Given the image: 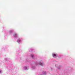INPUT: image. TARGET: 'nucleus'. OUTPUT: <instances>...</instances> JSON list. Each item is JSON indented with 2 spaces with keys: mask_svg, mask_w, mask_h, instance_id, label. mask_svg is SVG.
I'll return each instance as SVG.
<instances>
[{
  "mask_svg": "<svg viewBox=\"0 0 75 75\" xmlns=\"http://www.w3.org/2000/svg\"><path fill=\"white\" fill-rule=\"evenodd\" d=\"M52 55L54 58L55 57H56V54H52Z\"/></svg>",
  "mask_w": 75,
  "mask_h": 75,
  "instance_id": "nucleus-7",
  "label": "nucleus"
},
{
  "mask_svg": "<svg viewBox=\"0 0 75 75\" xmlns=\"http://www.w3.org/2000/svg\"><path fill=\"white\" fill-rule=\"evenodd\" d=\"M38 64L41 66H44V63H42L40 62H36L35 64L32 65V66L31 67L32 69H35V68H36L37 65Z\"/></svg>",
  "mask_w": 75,
  "mask_h": 75,
  "instance_id": "nucleus-1",
  "label": "nucleus"
},
{
  "mask_svg": "<svg viewBox=\"0 0 75 75\" xmlns=\"http://www.w3.org/2000/svg\"><path fill=\"white\" fill-rule=\"evenodd\" d=\"M61 68V66H59V67L57 68V69H59Z\"/></svg>",
  "mask_w": 75,
  "mask_h": 75,
  "instance_id": "nucleus-9",
  "label": "nucleus"
},
{
  "mask_svg": "<svg viewBox=\"0 0 75 75\" xmlns=\"http://www.w3.org/2000/svg\"><path fill=\"white\" fill-rule=\"evenodd\" d=\"M51 69L52 70V68H51Z\"/></svg>",
  "mask_w": 75,
  "mask_h": 75,
  "instance_id": "nucleus-15",
  "label": "nucleus"
},
{
  "mask_svg": "<svg viewBox=\"0 0 75 75\" xmlns=\"http://www.w3.org/2000/svg\"><path fill=\"white\" fill-rule=\"evenodd\" d=\"M1 70H0V74H1Z\"/></svg>",
  "mask_w": 75,
  "mask_h": 75,
  "instance_id": "nucleus-12",
  "label": "nucleus"
},
{
  "mask_svg": "<svg viewBox=\"0 0 75 75\" xmlns=\"http://www.w3.org/2000/svg\"><path fill=\"white\" fill-rule=\"evenodd\" d=\"M17 41L18 44H20V43H21V40L20 39H18L17 40Z\"/></svg>",
  "mask_w": 75,
  "mask_h": 75,
  "instance_id": "nucleus-3",
  "label": "nucleus"
},
{
  "mask_svg": "<svg viewBox=\"0 0 75 75\" xmlns=\"http://www.w3.org/2000/svg\"><path fill=\"white\" fill-rule=\"evenodd\" d=\"M5 60H6V61H7V60H8V59L7 58H5Z\"/></svg>",
  "mask_w": 75,
  "mask_h": 75,
  "instance_id": "nucleus-11",
  "label": "nucleus"
},
{
  "mask_svg": "<svg viewBox=\"0 0 75 75\" xmlns=\"http://www.w3.org/2000/svg\"><path fill=\"white\" fill-rule=\"evenodd\" d=\"M31 57H32V58H33V59H36V57H35V56H34V54H31Z\"/></svg>",
  "mask_w": 75,
  "mask_h": 75,
  "instance_id": "nucleus-4",
  "label": "nucleus"
},
{
  "mask_svg": "<svg viewBox=\"0 0 75 75\" xmlns=\"http://www.w3.org/2000/svg\"><path fill=\"white\" fill-rule=\"evenodd\" d=\"M13 32V30H10L9 31V34H11Z\"/></svg>",
  "mask_w": 75,
  "mask_h": 75,
  "instance_id": "nucleus-8",
  "label": "nucleus"
},
{
  "mask_svg": "<svg viewBox=\"0 0 75 75\" xmlns=\"http://www.w3.org/2000/svg\"><path fill=\"white\" fill-rule=\"evenodd\" d=\"M13 37H14L15 38H16L18 37V36L16 33H15L13 35Z\"/></svg>",
  "mask_w": 75,
  "mask_h": 75,
  "instance_id": "nucleus-6",
  "label": "nucleus"
},
{
  "mask_svg": "<svg viewBox=\"0 0 75 75\" xmlns=\"http://www.w3.org/2000/svg\"><path fill=\"white\" fill-rule=\"evenodd\" d=\"M57 64L55 65V67H57Z\"/></svg>",
  "mask_w": 75,
  "mask_h": 75,
  "instance_id": "nucleus-13",
  "label": "nucleus"
},
{
  "mask_svg": "<svg viewBox=\"0 0 75 75\" xmlns=\"http://www.w3.org/2000/svg\"><path fill=\"white\" fill-rule=\"evenodd\" d=\"M42 74H41L40 75H46L47 73H46V71H42Z\"/></svg>",
  "mask_w": 75,
  "mask_h": 75,
  "instance_id": "nucleus-5",
  "label": "nucleus"
},
{
  "mask_svg": "<svg viewBox=\"0 0 75 75\" xmlns=\"http://www.w3.org/2000/svg\"><path fill=\"white\" fill-rule=\"evenodd\" d=\"M29 69V67L27 66H25L24 67V69L25 70H28Z\"/></svg>",
  "mask_w": 75,
  "mask_h": 75,
  "instance_id": "nucleus-2",
  "label": "nucleus"
},
{
  "mask_svg": "<svg viewBox=\"0 0 75 75\" xmlns=\"http://www.w3.org/2000/svg\"><path fill=\"white\" fill-rule=\"evenodd\" d=\"M28 62V63H30V62Z\"/></svg>",
  "mask_w": 75,
  "mask_h": 75,
  "instance_id": "nucleus-14",
  "label": "nucleus"
},
{
  "mask_svg": "<svg viewBox=\"0 0 75 75\" xmlns=\"http://www.w3.org/2000/svg\"><path fill=\"white\" fill-rule=\"evenodd\" d=\"M30 50H29V51H33V50H34L33 49H32L31 48H30Z\"/></svg>",
  "mask_w": 75,
  "mask_h": 75,
  "instance_id": "nucleus-10",
  "label": "nucleus"
}]
</instances>
